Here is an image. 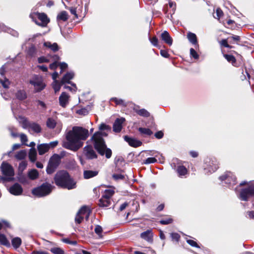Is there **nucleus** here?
<instances>
[{
  "mask_svg": "<svg viewBox=\"0 0 254 254\" xmlns=\"http://www.w3.org/2000/svg\"><path fill=\"white\" fill-rule=\"evenodd\" d=\"M27 166V163L25 161H22L19 164V170L23 171Z\"/></svg>",
  "mask_w": 254,
  "mask_h": 254,
  "instance_id": "54",
  "label": "nucleus"
},
{
  "mask_svg": "<svg viewBox=\"0 0 254 254\" xmlns=\"http://www.w3.org/2000/svg\"><path fill=\"white\" fill-rule=\"evenodd\" d=\"M149 40H150V42L153 46H154L155 47L158 46V39L156 38V37H153L152 38H150Z\"/></svg>",
  "mask_w": 254,
  "mask_h": 254,
  "instance_id": "53",
  "label": "nucleus"
},
{
  "mask_svg": "<svg viewBox=\"0 0 254 254\" xmlns=\"http://www.w3.org/2000/svg\"><path fill=\"white\" fill-rule=\"evenodd\" d=\"M137 107H134L133 110L138 115L143 117H148L150 116V113L146 109H138Z\"/></svg>",
  "mask_w": 254,
  "mask_h": 254,
  "instance_id": "28",
  "label": "nucleus"
},
{
  "mask_svg": "<svg viewBox=\"0 0 254 254\" xmlns=\"http://www.w3.org/2000/svg\"><path fill=\"white\" fill-rule=\"evenodd\" d=\"M160 55L165 58H168L170 57V55L168 54V52L163 50L160 51Z\"/></svg>",
  "mask_w": 254,
  "mask_h": 254,
  "instance_id": "57",
  "label": "nucleus"
},
{
  "mask_svg": "<svg viewBox=\"0 0 254 254\" xmlns=\"http://www.w3.org/2000/svg\"><path fill=\"white\" fill-rule=\"evenodd\" d=\"M207 167L205 166L204 170L206 171H208L210 173L214 172L218 168V166L214 164L213 161L209 162V164L207 165Z\"/></svg>",
  "mask_w": 254,
  "mask_h": 254,
  "instance_id": "27",
  "label": "nucleus"
},
{
  "mask_svg": "<svg viewBox=\"0 0 254 254\" xmlns=\"http://www.w3.org/2000/svg\"><path fill=\"white\" fill-rule=\"evenodd\" d=\"M171 236L173 240L178 242L180 239V236L177 233H172L171 234Z\"/></svg>",
  "mask_w": 254,
  "mask_h": 254,
  "instance_id": "51",
  "label": "nucleus"
},
{
  "mask_svg": "<svg viewBox=\"0 0 254 254\" xmlns=\"http://www.w3.org/2000/svg\"><path fill=\"white\" fill-rule=\"evenodd\" d=\"M224 57L228 62L231 63L232 64H233L236 63V59L234 56L231 55L224 54Z\"/></svg>",
  "mask_w": 254,
  "mask_h": 254,
  "instance_id": "40",
  "label": "nucleus"
},
{
  "mask_svg": "<svg viewBox=\"0 0 254 254\" xmlns=\"http://www.w3.org/2000/svg\"><path fill=\"white\" fill-rule=\"evenodd\" d=\"M68 99V95L65 92H63L59 97V102L60 105L63 107H65L67 104Z\"/></svg>",
  "mask_w": 254,
  "mask_h": 254,
  "instance_id": "23",
  "label": "nucleus"
},
{
  "mask_svg": "<svg viewBox=\"0 0 254 254\" xmlns=\"http://www.w3.org/2000/svg\"><path fill=\"white\" fill-rule=\"evenodd\" d=\"M29 158L32 162H34L37 159V151L35 148H31L29 152Z\"/></svg>",
  "mask_w": 254,
  "mask_h": 254,
  "instance_id": "29",
  "label": "nucleus"
},
{
  "mask_svg": "<svg viewBox=\"0 0 254 254\" xmlns=\"http://www.w3.org/2000/svg\"><path fill=\"white\" fill-rule=\"evenodd\" d=\"M76 113H77V114H78L79 115L85 116V115H86L88 114V111L86 109L82 108V109L77 110L76 111Z\"/></svg>",
  "mask_w": 254,
  "mask_h": 254,
  "instance_id": "49",
  "label": "nucleus"
},
{
  "mask_svg": "<svg viewBox=\"0 0 254 254\" xmlns=\"http://www.w3.org/2000/svg\"><path fill=\"white\" fill-rule=\"evenodd\" d=\"M252 197H254V181L251 182L247 188L241 190L239 195V198L243 201H247Z\"/></svg>",
  "mask_w": 254,
  "mask_h": 254,
  "instance_id": "6",
  "label": "nucleus"
},
{
  "mask_svg": "<svg viewBox=\"0 0 254 254\" xmlns=\"http://www.w3.org/2000/svg\"><path fill=\"white\" fill-rule=\"evenodd\" d=\"M161 38L167 44L171 46L173 43V39L169 33L167 31H164L161 34Z\"/></svg>",
  "mask_w": 254,
  "mask_h": 254,
  "instance_id": "19",
  "label": "nucleus"
},
{
  "mask_svg": "<svg viewBox=\"0 0 254 254\" xmlns=\"http://www.w3.org/2000/svg\"><path fill=\"white\" fill-rule=\"evenodd\" d=\"M140 237L147 242L152 241L153 237L152 231L151 230H147V231L142 232L140 234Z\"/></svg>",
  "mask_w": 254,
  "mask_h": 254,
  "instance_id": "20",
  "label": "nucleus"
},
{
  "mask_svg": "<svg viewBox=\"0 0 254 254\" xmlns=\"http://www.w3.org/2000/svg\"><path fill=\"white\" fill-rule=\"evenodd\" d=\"M20 140H21V141L22 144L26 145V142L28 141V138H27V136L24 133H21L20 135Z\"/></svg>",
  "mask_w": 254,
  "mask_h": 254,
  "instance_id": "50",
  "label": "nucleus"
},
{
  "mask_svg": "<svg viewBox=\"0 0 254 254\" xmlns=\"http://www.w3.org/2000/svg\"><path fill=\"white\" fill-rule=\"evenodd\" d=\"M0 243L1 244L5 246H7L9 244L8 241L5 236L2 234H0Z\"/></svg>",
  "mask_w": 254,
  "mask_h": 254,
  "instance_id": "44",
  "label": "nucleus"
},
{
  "mask_svg": "<svg viewBox=\"0 0 254 254\" xmlns=\"http://www.w3.org/2000/svg\"><path fill=\"white\" fill-rule=\"evenodd\" d=\"M222 182H224L228 185V187L232 189L233 186L236 184V177L230 172H226L223 175L219 177Z\"/></svg>",
  "mask_w": 254,
  "mask_h": 254,
  "instance_id": "9",
  "label": "nucleus"
},
{
  "mask_svg": "<svg viewBox=\"0 0 254 254\" xmlns=\"http://www.w3.org/2000/svg\"><path fill=\"white\" fill-rule=\"evenodd\" d=\"M88 136V129L80 127H74L66 133V140L64 142L63 146L76 151L83 145L81 140H86Z\"/></svg>",
  "mask_w": 254,
  "mask_h": 254,
  "instance_id": "1",
  "label": "nucleus"
},
{
  "mask_svg": "<svg viewBox=\"0 0 254 254\" xmlns=\"http://www.w3.org/2000/svg\"><path fill=\"white\" fill-rule=\"evenodd\" d=\"M49 145L48 143H42L37 146V150L39 154L42 155L47 152L49 150Z\"/></svg>",
  "mask_w": 254,
  "mask_h": 254,
  "instance_id": "21",
  "label": "nucleus"
},
{
  "mask_svg": "<svg viewBox=\"0 0 254 254\" xmlns=\"http://www.w3.org/2000/svg\"><path fill=\"white\" fill-rule=\"evenodd\" d=\"M152 155L154 156V157H149L144 160L143 162V164H149L156 163L157 162L156 158H158L161 162L162 160H164L163 156L158 152L154 151Z\"/></svg>",
  "mask_w": 254,
  "mask_h": 254,
  "instance_id": "13",
  "label": "nucleus"
},
{
  "mask_svg": "<svg viewBox=\"0 0 254 254\" xmlns=\"http://www.w3.org/2000/svg\"><path fill=\"white\" fill-rule=\"evenodd\" d=\"M68 14L65 11H63L60 12L57 16V19L65 21L68 19Z\"/></svg>",
  "mask_w": 254,
  "mask_h": 254,
  "instance_id": "37",
  "label": "nucleus"
},
{
  "mask_svg": "<svg viewBox=\"0 0 254 254\" xmlns=\"http://www.w3.org/2000/svg\"><path fill=\"white\" fill-rule=\"evenodd\" d=\"M57 123L56 121L52 118H49L46 122L47 127L50 129L54 128L57 126Z\"/></svg>",
  "mask_w": 254,
  "mask_h": 254,
  "instance_id": "31",
  "label": "nucleus"
},
{
  "mask_svg": "<svg viewBox=\"0 0 254 254\" xmlns=\"http://www.w3.org/2000/svg\"><path fill=\"white\" fill-rule=\"evenodd\" d=\"M163 133L162 131H157V132H156L155 133V136L156 138H158V139H161L163 137Z\"/></svg>",
  "mask_w": 254,
  "mask_h": 254,
  "instance_id": "61",
  "label": "nucleus"
},
{
  "mask_svg": "<svg viewBox=\"0 0 254 254\" xmlns=\"http://www.w3.org/2000/svg\"><path fill=\"white\" fill-rule=\"evenodd\" d=\"M124 139L127 141L128 144L133 147H137L141 145L142 142L136 139L130 137L127 135H125L124 137Z\"/></svg>",
  "mask_w": 254,
  "mask_h": 254,
  "instance_id": "17",
  "label": "nucleus"
},
{
  "mask_svg": "<svg viewBox=\"0 0 254 254\" xmlns=\"http://www.w3.org/2000/svg\"><path fill=\"white\" fill-rule=\"evenodd\" d=\"M176 171L179 176L182 177L187 173V169L184 166H178L176 169Z\"/></svg>",
  "mask_w": 254,
  "mask_h": 254,
  "instance_id": "34",
  "label": "nucleus"
},
{
  "mask_svg": "<svg viewBox=\"0 0 254 254\" xmlns=\"http://www.w3.org/2000/svg\"><path fill=\"white\" fill-rule=\"evenodd\" d=\"M0 168L3 175L7 178H10V181L12 180V177L14 176V170L12 166L7 163L3 162Z\"/></svg>",
  "mask_w": 254,
  "mask_h": 254,
  "instance_id": "12",
  "label": "nucleus"
},
{
  "mask_svg": "<svg viewBox=\"0 0 254 254\" xmlns=\"http://www.w3.org/2000/svg\"><path fill=\"white\" fill-rule=\"evenodd\" d=\"M111 199L107 198L105 197H102L99 202V205L102 207H107L111 204Z\"/></svg>",
  "mask_w": 254,
  "mask_h": 254,
  "instance_id": "25",
  "label": "nucleus"
},
{
  "mask_svg": "<svg viewBox=\"0 0 254 254\" xmlns=\"http://www.w3.org/2000/svg\"><path fill=\"white\" fill-rule=\"evenodd\" d=\"M189 41L193 45L198 46L196 36L195 34L189 32L187 35Z\"/></svg>",
  "mask_w": 254,
  "mask_h": 254,
  "instance_id": "30",
  "label": "nucleus"
},
{
  "mask_svg": "<svg viewBox=\"0 0 254 254\" xmlns=\"http://www.w3.org/2000/svg\"><path fill=\"white\" fill-rule=\"evenodd\" d=\"M47 249L54 254H64V251L59 247L47 248Z\"/></svg>",
  "mask_w": 254,
  "mask_h": 254,
  "instance_id": "38",
  "label": "nucleus"
},
{
  "mask_svg": "<svg viewBox=\"0 0 254 254\" xmlns=\"http://www.w3.org/2000/svg\"><path fill=\"white\" fill-rule=\"evenodd\" d=\"M138 130L143 137L150 136L153 134V132L148 128L139 127Z\"/></svg>",
  "mask_w": 254,
  "mask_h": 254,
  "instance_id": "26",
  "label": "nucleus"
},
{
  "mask_svg": "<svg viewBox=\"0 0 254 254\" xmlns=\"http://www.w3.org/2000/svg\"><path fill=\"white\" fill-rule=\"evenodd\" d=\"M61 159L60 155L56 154L50 158L46 168L47 174H51L55 171L60 164Z\"/></svg>",
  "mask_w": 254,
  "mask_h": 254,
  "instance_id": "5",
  "label": "nucleus"
},
{
  "mask_svg": "<svg viewBox=\"0 0 254 254\" xmlns=\"http://www.w3.org/2000/svg\"><path fill=\"white\" fill-rule=\"evenodd\" d=\"M83 153L86 157L88 159H92L97 157V155L92 146H85L84 148Z\"/></svg>",
  "mask_w": 254,
  "mask_h": 254,
  "instance_id": "14",
  "label": "nucleus"
},
{
  "mask_svg": "<svg viewBox=\"0 0 254 254\" xmlns=\"http://www.w3.org/2000/svg\"><path fill=\"white\" fill-rule=\"evenodd\" d=\"M0 83L2 84L4 88H8L10 82L8 79L4 78V79H0Z\"/></svg>",
  "mask_w": 254,
  "mask_h": 254,
  "instance_id": "43",
  "label": "nucleus"
},
{
  "mask_svg": "<svg viewBox=\"0 0 254 254\" xmlns=\"http://www.w3.org/2000/svg\"><path fill=\"white\" fill-rule=\"evenodd\" d=\"M95 232L98 235H99V236H100L101 235V234H102V232L103 231V229H102V228L101 227V226H99V225H97L96 227H95Z\"/></svg>",
  "mask_w": 254,
  "mask_h": 254,
  "instance_id": "52",
  "label": "nucleus"
},
{
  "mask_svg": "<svg viewBox=\"0 0 254 254\" xmlns=\"http://www.w3.org/2000/svg\"><path fill=\"white\" fill-rule=\"evenodd\" d=\"M111 101L115 102L116 105H122L126 106L127 104L125 103L124 101L121 99H118L117 98H112L111 99Z\"/></svg>",
  "mask_w": 254,
  "mask_h": 254,
  "instance_id": "42",
  "label": "nucleus"
},
{
  "mask_svg": "<svg viewBox=\"0 0 254 254\" xmlns=\"http://www.w3.org/2000/svg\"><path fill=\"white\" fill-rule=\"evenodd\" d=\"M114 193V191L113 190L109 189L105 190L104 194L102 197H105L107 198L111 199V197Z\"/></svg>",
  "mask_w": 254,
  "mask_h": 254,
  "instance_id": "39",
  "label": "nucleus"
},
{
  "mask_svg": "<svg viewBox=\"0 0 254 254\" xmlns=\"http://www.w3.org/2000/svg\"><path fill=\"white\" fill-rule=\"evenodd\" d=\"M10 181V178H7L4 176V177L0 176V183H5L6 182H8Z\"/></svg>",
  "mask_w": 254,
  "mask_h": 254,
  "instance_id": "62",
  "label": "nucleus"
},
{
  "mask_svg": "<svg viewBox=\"0 0 254 254\" xmlns=\"http://www.w3.org/2000/svg\"><path fill=\"white\" fill-rule=\"evenodd\" d=\"M173 222V219L171 218H167L166 219H163L160 221V223L163 225L169 224Z\"/></svg>",
  "mask_w": 254,
  "mask_h": 254,
  "instance_id": "48",
  "label": "nucleus"
},
{
  "mask_svg": "<svg viewBox=\"0 0 254 254\" xmlns=\"http://www.w3.org/2000/svg\"><path fill=\"white\" fill-rule=\"evenodd\" d=\"M22 127L24 128L31 129L33 132L38 133L41 132L42 128L40 125L34 122H29L27 120L23 121Z\"/></svg>",
  "mask_w": 254,
  "mask_h": 254,
  "instance_id": "11",
  "label": "nucleus"
},
{
  "mask_svg": "<svg viewBox=\"0 0 254 254\" xmlns=\"http://www.w3.org/2000/svg\"><path fill=\"white\" fill-rule=\"evenodd\" d=\"M63 241L65 243L69 244H71L73 245H75L77 244L76 241H71L68 239H64L63 240Z\"/></svg>",
  "mask_w": 254,
  "mask_h": 254,
  "instance_id": "58",
  "label": "nucleus"
},
{
  "mask_svg": "<svg viewBox=\"0 0 254 254\" xmlns=\"http://www.w3.org/2000/svg\"><path fill=\"white\" fill-rule=\"evenodd\" d=\"M113 178L115 181L122 180L125 179V176L121 174H114L112 176Z\"/></svg>",
  "mask_w": 254,
  "mask_h": 254,
  "instance_id": "45",
  "label": "nucleus"
},
{
  "mask_svg": "<svg viewBox=\"0 0 254 254\" xmlns=\"http://www.w3.org/2000/svg\"><path fill=\"white\" fill-rule=\"evenodd\" d=\"M27 155V152L25 150H21L17 152L15 155V158L18 160H21L26 157Z\"/></svg>",
  "mask_w": 254,
  "mask_h": 254,
  "instance_id": "33",
  "label": "nucleus"
},
{
  "mask_svg": "<svg viewBox=\"0 0 254 254\" xmlns=\"http://www.w3.org/2000/svg\"><path fill=\"white\" fill-rule=\"evenodd\" d=\"M98 173L97 170H85L83 172V177L85 179H89L96 176Z\"/></svg>",
  "mask_w": 254,
  "mask_h": 254,
  "instance_id": "22",
  "label": "nucleus"
},
{
  "mask_svg": "<svg viewBox=\"0 0 254 254\" xmlns=\"http://www.w3.org/2000/svg\"><path fill=\"white\" fill-rule=\"evenodd\" d=\"M16 98L20 100H23L26 98V92L23 90H19L16 93Z\"/></svg>",
  "mask_w": 254,
  "mask_h": 254,
  "instance_id": "35",
  "label": "nucleus"
},
{
  "mask_svg": "<svg viewBox=\"0 0 254 254\" xmlns=\"http://www.w3.org/2000/svg\"><path fill=\"white\" fill-rule=\"evenodd\" d=\"M63 84H62L61 82L59 83L58 80L54 81L53 83V87L56 93L59 91L61 88V86Z\"/></svg>",
  "mask_w": 254,
  "mask_h": 254,
  "instance_id": "41",
  "label": "nucleus"
},
{
  "mask_svg": "<svg viewBox=\"0 0 254 254\" xmlns=\"http://www.w3.org/2000/svg\"><path fill=\"white\" fill-rule=\"evenodd\" d=\"M108 134L105 132L97 131L94 133L91 137L93 142L94 148L101 155H105L107 158H110L112 152V150L107 148L103 136H107Z\"/></svg>",
  "mask_w": 254,
  "mask_h": 254,
  "instance_id": "2",
  "label": "nucleus"
},
{
  "mask_svg": "<svg viewBox=\"0 0 254 254\" xmlns=\"http://www.w3.org/2000/svg\"><path fill=\"white\" fill-rule=\"evenodd\" d=\"M8 190L11 194L14 195H20L23 192L22 187L18 183H15L11 186Z\"/></svg>",
  "mask_w": 254,
  "mask_h": 254,
  "instance_id": "15",
  "label": "nucleus"
},
{
  "mask_svg": "<svg viewBox=\"0 0 254 254\" xmlns=\"http://www.w3.org/2000/svg\"><path fill=\"white\" fill-rule=\"evenodd\" d=\"M30 83L34 86L36 92L42 91L46 86L42 77L39 75H34L30 80Z\"/></svg>",
  "mask_w": 254,
  "mask_h": 254,
  "instance_id": "8",
  "label": "nucleus"
},
{
  "mask_svg": "<svg viewBox=\"0 0 254 254\" xmlns=\"http://www.w3.org/2000/svg\"><path fill=\"white\" fill-rule=\"evenodd\" d=\"M187 242L192 247H195V248H199V246H198L196 242L194 241L193 240H187Z\"/></svg>",
  "mask_w": 254,
  "mask_h": 254,
  "instance_id": "55",
  "label": "nucleus"
},
{
  "mask_svg": "<svg viewBox=\"0 0 254 254\" xmlns=\"http://www.w3.org/2000/svg\"><path fill=\"white\" fill-rule=\"evenodd\" d=\"M74 75V73L72 72H69L66 73L62 78L61 80V83L64 84L65 83H67L68 84H70L72 86L75 87V88L76 89L75 84L73 83H71L70 81V80L73 78Z\"/></svg>",
  "mask_w": 254,
  "mask_h": 254,
  "instance_id": "18",
  "label": "nucleus"
},
{
  "mask_svg": "<svg viewBox=\"0 0 254 254\" xmlns=\"http://www.w3.org/2000/svg\"><path fill=\"white\" fill-rule=\"evenodd\" d=\"M54 181L57 186L63 189L71 190L76 187V183L66 171L57 172L55 176Z\"/></svg>",
  "mask_w": 254,
  "mask_h": 254,
  "instance_id": "3",
  "label": "nucleus"
},
{
  "mask_svg": "<svg viewBox=\"0 0 254 254\" xmlns=\"http://www.w3.org/2000/svg\"><path fill=\"white\" fill-rule=\"evenodd\" d=\"M35 23L42 27H45L49 22L47 15L44 13L36 12L30 15Z\"/></svg>",
  "mask_w": 254,
  "mask_h": 254,
  "instance_id": "7",
  "label": "nucleus"
},
{
  "mask_svg": "<svg viewBox=\"0 0 254 254\" xmlns=\"http://www.w3.org/2000/svg\"><path fill=\"white\" fill-rule=\"evenodd\" d=\"M125 121L123 118L117 119L113 124V131L115 132H120L123 127V124Z\"/></svg>",
  "mask_w": 254,
  "mask_h": 254,
  "instance_id": "16",
  "label": "nucleus"
},
{
  "mask_svg": "<svg viewBox=\"0 0 254 254\" xmlns=\"http://www.w3.org/2000/svg\"><path fill=\"white\" fill-rule=\"evenodd\" d=\"M55 187L47 182L43 183L41 186L33 189L32 194L39 197H44L50 194Z\"/></svg>",
  "mask_w": 254,
  "mask_h": 254,
  "instance_id": "4",
  "label": "nucleus"
},
{
  "mask_svg": "<svg viewBox=\"0 0 254 254\" xmlns=\"http://www.w3.org/2000/svg\"><path fill=\"white\" fill-rule=\"evenodd\" d=\"M38 61L39 63H48L49 62V60L44 57L39 58Z\"/></svg>",
  "mask_w": 254,
  "mask_h": 254,
  "instance_id": "60",
  "label": "nucleus"
},
{
  "mask_svg": "<svg viewBox=\"0 0 254 254\" xmlns=\"http://www.w3.org/2000/svg\"><path fill=\"white\" fill-rule=\"evenodd\" d=\"M21 240L19 237H15L11 241L12 245L15 249L18 248L21 245Z\"/></svg>",
  "mask_w": 254,
  "mask_h": 254,
  "instance_id": "36",
  "label": "nucleus"
},
{
  "mask_svg": "<svg viewBox=\"0 0 254 254\" xmlns=\"http://www.w3.org/2000/svg\"><path fill=\"white\" fill-rule=\"evenodd\" d=\"M216 15L217 16V18L219 19L223 14V11L220 8H217L216 11Z\"/></svg>",
  "mask_w": 254,
  "mask_h": 254,
  "instance_id": "64",
  "label": "nucleus"
},
{
  "mask_svg": "<svg viewBox=\"0 0 254 254\" xmlns=\"http://www.w3.org/2000/svg\"><path fill=\"white\" fill-rule=\"evenodd\" d=\"M27 176L31 180H35L39 178V173L36 169H31L28 171Z\"/></svg>",
  "mask_w": 254,
  "mask_h": 254,
  "instance_id": "24",
  "label": "nucleus"
},
{
  "mask_svg": "<svg viewBox=\"0 0 254 254\" xmlns=\"http://www.w3.org/2000/svg\"><path fill=\"white\" fill-rule=\"evenodd\" d=\"M220 44L226 48H230V46L228 45L227 40L226 39H223L220 42Z\"/></svg>",
  "mask_w": 254,
  "mask_h": 254,
  "instance_id": "59",
  "label": "nucleus"
},
{
  "mask_svg": "<svg viewBox=\"0 0 254 254\" xmlns=\"http://www.w3.org/2000/svg\"><path fill=\"white\" fill-rule=\"evenodd\" d=\"M99 129L100 130H110L111 127L108 125L102 123L99 126Z\"/></svg>",
  "mask_w": 254,
  "mask_h": 254,
  "instance_id": "46",
  "label": "nucleus"
},
{
  "mask_svg": "<svg viewBox=\"0 0 254 254\" xmlns=\"http://www.w3.org/2000/svg\"><path fill=\"white\" fill-rule=\"evenodd\" d=\"M44 45L54 52H56L59 50L58 44L56 43L52 44L50 42H46L44 43Z\"/></svg>",
  "mask_w": 254,
  "mask_h": 254,
  "instance_id": "32",
  "label": "nucleus"
},
{
  "mask_svg": "<svg viewBox=\"0 0 254 254\" xmlns=\"http://www.w3.org/2000/svg\"><path fill=\"white\" fill-rule=\"evenodd\" d=\"M58 141H54L51 142L49 143H48V145H49V147L50 149V148H54V147H56L58 145Z\"/></svg>",
  "mask_w": 254,
  "mask_h": 254,
  "instance_id": "63",
  "label": "nucleus"
},
{
  "mask_svg": "<svg viewBox=\"0 0 254 254\" xmlns=\"http://www.w3.org/2000/svg\"><path fill=\"white\" fill-rule=\"evenodd\" d=\"M190 55L191 57L195 59H198L199 58V55L193 48H190Z\"/></svg>",
  "mask_w": 254,
  "mask_h": 254,
  "instance_id": "47",
  "label": "nucleus"
},
{
  "mask_svg": "<svg viewBox=\"0 0 254 254\" xmlns=\"http://www.w3.org/2000/svg\"><path fill=\"white\" fill-rule=\"evenodd\" d=\"M90 211L88 207L86 206H82L77 212L75 218V222L77 224H80L85 217L88 220L89 216Z\"/></svg>",
  "mask_w": 254,
  "mask_h": 254,
  "instance_id": "10",
  "label": "nucleus"
},
{
  "mask_svg": "<svg viewBox=\"0 0 254 254\" xmlns=\"http://www.w3.org/2000/svg\"><path fill=\"white\" fill-rule=\"evenodd\" d=\"M21 145L20 144H14L12 146V150L9 151L8 153V155L10 156V154L14 150L19 148L21 147Z\"/></svg>",
  "mask_w": 254,
  "mask_h": 254,
  "instance_id": "56",
  "label": "nucleus"
}]
</instances>
